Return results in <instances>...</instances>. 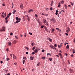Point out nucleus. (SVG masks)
I'll use <instances>...</instances> for the list:
<instances>
[{"label": "nucleus", "mask_w": 75, "mask_h": 75, "mask_svg": "<svg viewBox=\"0 0 75 75\" xmlns=\"http://www.w3.org/2000/svg\"><path fill=\"white\" fill-rule=\"evenodd\" d=\"M43 21L44 24H45L46 25H48V21H47L46 20L43 19Z\"/></svg>", "instance_id": "obj_1"}, {"label": "nucleus", "mask_w": 75, "mask_h": 75, "mask_svg": "<svg viewBox=\"0 0 75 75\" xmlns=\"http://www.w3.org/2000/svg\"><path fill=\"white\" fill-rule=\"evenodd\" d=\"M2 28L3 29H1L0 30V31L1 32V31H5L6 28V27L4 26L2 27Z\"/></svg>", "instance_id": "obj_2"}, {"label": "nucleus", "mask_w": 75, "mask_h": 75, "mask_svg": "<svg viewBox=\"0 0 75 75\" xmlns=\"http://www.w3.org/2000/svg\"><path fill=\"white\" fill-rule=\"evenodd\" d=\"M51 21H52L54 23H56V21L55 20V19L52 18L51 19Z\"/></svg>", "instance_id": "obj_3"}, {"label": "nucleus", "mask_w": 75, "mask_h": 75, "mask_svg": "<svg viewBox=\"0 0 75 75\" xmlns=\"http://www.w3.org/2000/svg\"><path fill=\"white\" fill-rule=\"evenodd\" d=\"M20 8H21L22 9V8H23V4H21V5L20 6Z\"/></svg>", "instance_id": "obj_4"}, {"label": "nucleus", "mask_w": 75, "mask_h": 75, "mask_svg": "<svg viewBox=\"0 0 75 75\" xmlns=\"http://www.w3.org/2000/svg\"><path fill=\"white\" fill-rule=\"evenodd\" d=\"M54 31H55V29L54 28H52L51 30V33H53V32H54Z\"/></svg>", "instance_id": "obj_5"}, {"label": "nucleus", "mask_w": 75, "mask_h": 75, "mask_svg": "<svg viewBox=\"0 0 75 75\" xmlns=\"http://www.w3.org/2000/svg\"><path fill=\"white\" fill-rule=\"evenodd\" d=\"M16 20L17 21L19 20V21H20V20H21V19L20 18H18V17H16Z\"/></svg>", "instance_id": "obj_6"}, {"label": "nucleus", "mask_w": 75, "mask_h": 75, "mask_svg": "<svg viewBox=\"0 0 75 75\" xmlns=\"http://www.w3.org/2000/svg\"><path fill=\"white\" fill-rule=\"evenodd\" d=\"M33 59H34V57L31 56L30 58V60H33Z\"/></svg>", "instance_id": "obj_7"}, {"label": "nucleus", "mask_w": 75, "mask_h": 75, "mask_svg": "<svg viewBox=\"0 0 75 75\" xmlns=\"http://www.w3.org/2000/svg\"><path fill=\"white\" fill-rule=\"evenodd\" d=\"M50 47H51V48H52V49H54V46L53 45H50Z\"/></svg>", "instance_id": "obj_8"}, {"label": "nucleus", "mask_w": 75, "mask_h": 75, "mask_svg": "<svg viewBox=\"0 0 75 75\" xmlns=\"http://www.w3.org/2000/svg\"><path fill=\"white\" fill-rule=\"evenodd\" d=\"M33 11V9H30L28 11V13H30L31 11Z\"/></svg>", "instance_id": "obj_9"}, {"label": "nucleus", "mask_w": 75, "mask_h": 75, "mask_svg": "<svg viewBox=\"0 0 75 75\" xmlns=\"http://www.w3.org/2000/svg\"><path fill=\"white\" fill-rule=\"evenodd\" d=\"M38 50H37V49H35L34 50V52H35V53H37V52H38Z\"/></svg>", "instance_id": "obj_10"}, {"label": "nucleus", "mask_w": 75, "mask_h": 75, "mask_svg": "<svg viewBox=\"0 0 75 75\" xmlns=\"http://www.w3.org/2000/svg\"><path fill=\"white\" fill-rule=\"evenodd\" d=\"M13 58H14V59H16V58H17V57H16L14 54H13Z\"/></svg>", "instance_id": "obj_11"}, {"label": "nucleus", "mask_w": 75, "mask_h": 75, "mask_svg": "<svg viewBox=\"0 0 75 75\" xmlns=\"http://www.w3.org/2000/svg\"><path fill=\"white\" fill-rule=\"evenodd\" d=\"M8 44L9 45H11V43L10 42H8Z\"/></svg>", "instance_id": "obj_12"}, {"label": "nucleus", "mask_w": 75, "mask_h": 75, "mask_svg": "<svg viewBox=\"0 0 75 75\" xmlns=\"http://www.w3.org/2000/svg\"><path fill=\"white\" fill-rule=\"evenodd\" d=\"M72 51H73V53L75 54V50H74V49H73L72 50Z\"/></svg>", "instance_id": "obj_13"}, {"label": "nucleus", "mask_w": 75, "mask_h": 75, "mask_svg": "<svg viewBox=\"0 0 75 75\" xmlns=\"http://www.w3.org/2000/svg\"><path fill=\"white\" fill-rule=\"evenodd\" d=\"M27 19L28 20V21H30V17H27Z\"/></svg>", "instance_id": "obj_14"}, {"label": "nucleus", "mask_w": 75, "mask_h": 75, "mask_svg": "<svg viewBox=\"0 0 75 75\" xmlns=\"http://www.w3.org/2000/svg\"><path fill=\"white\" fill-rule=\"evenodd\" d=\"M45 31H47V32H48V31H49V30H48L47 28L45 29Z\"/></svg>", "instance_id": "obj_15"}, {"label": "nucleus", "mask_w": 75, "mask_h": 75, "mask_svg": "<svg viewBox=\"0 0 75 75\" xmlns=\"http://www.w3.org/2000/svg\"><path fill=\"white\" fill-rule=\"evenodd\" d=\"M64 7H65V9H67V5H66V4H64Z\"/></svg>", "instance_id": "obj_16"}, {"label": "nucleus", "mask_w": 75, "mask_h": 75, "mask_svg": "<svg viewBox=\"0 0 75 75\" xmlns=\"http://www.w3.org/2000/svg\"><path fill=\"white\" fill-rule=\"evenodd\" d=\"M35 47H33L32 48L33 50H35Z\"/></svg>", "instance_id": "obj_17"}, {"label": "nucleus", "mask_w": 75, "mask_h": 75, "mask_svg": "<svg viewBox=\"0 0 75 75\" xmlns=\"http://www.w3.org/2000/svg\"><path fill=\"white\" fill-rule=\"evenodd\" d=\"M64 3V1H61V3L62 4H63V3Z\"/></svg>", "instance_id": "obj_18"}, {"label": "nucleus", "mask_w": 75, "mask_h": 75, "mask_svg": "<svg viewBox=\"0 0 75 75\" xmlns=\"http://www.w3.org/2000/svg\"><path fill=\"white\" fill-rule=\"evenodd\" d=\"M49 60H50V61H52V58H49Z\"/></svg>", "instance_id": "obj_19"}, {"label": "nucleus", "mask_w": 75, "mask_h": 75, "mask_svg": "<svg viewBox=\"0 0 75 75\" xmlns=\"http://www.w3.org/2000/svg\"><path fill=\"white\" fill-rule=\"evenodd\" d=\"M42 58L43 59H45V57H42Z\"/></svg>", "instance_id": "obj_20"}, {"label": "nucleus", "mask_w": 75, "mask_h": 75, "mask_svg": "<svg viewBox=\"0 0 75 75\" xmlns=\"http://www.w3.org/2000/svg\"><path fill=\"white\" fill-rule=\"evenodd\" d=\"M9 60H10V59H9L7 57L6 58V61H9Z\"/></svg>", "instance_id": "obj_21"}, {"label": "nucleus", "mask_w": 75, "mask_h": 75, "mask_svg": "<svg viewBox=\"0 0 75 75\" xmlns=\"http://www.w3.org/2000/svg\"><path fill=\"white\" fill-rule=\"evenodd\" d=\"M20 20L17 21L16 22V23H19V22H20Z\"/></svg>", "instance_id": "obj_22"}, {"label": "nucleus", "mask_w": 75, "mask_h": 75, "mask_svg": "<svg viewBox=\"0 0 75 75\" xmlns=\"http://www.w3.org/2000/svg\"><path fill=\"white\" fill-rule=\"evenodd\" d=\"M23 59H25V60H26V59H27V58H26V57H23Z\"/></svg>", "instance_id": "obj_23"}, {"label": "nucleus", "mask_w": 75, "mask_h": 75, "mask_svg": "<svg viewBox=\"0 0 75 75\" xmlns=\"http://www.w3.org/2000/svg\"><path fill=\"white\" fill-rule=\"evenodd\" d=\"M25 62V60H23V64H24V63Z\"/></svg>", "instance_id": "obj_24"}, {"label": "nucleus", "mask_w": 75, "mask_h": 75, "mask_svg": "<svg viewBox=\"0 0 75 75\" xmlns=\"http://www.w3.org/2000/svg\"><path fill=\"white\" fill-rule=\"evenodd\" d=\"M13 42L15 44H16V42H17V41H16V40H15L13 41Z\"/></svg>", "instance_id": "obj_25"}, {"label": "nucleus", "mask_w": 75, "mask_h": 75, "mask_svg": "<svg viewBox=\"0 0 75 75\" xmlns=\"http://www.w3.org/2000/svg\"><path fill=\"white\" fill-rule=\"evenodd\" d=\"M49 41H50V42H52V39L49 38Z\"/></svg>", "instance_id": "obj_26"}, {"label": "nucleus", "mask_w": 75, "mask_h": 75, "mask_svg": "<svg viewBox=\"0 0 75 75\" xmlns=\"http://www.w3.org/2000/svg\"><path fill=\"white\" fill-rule=\"evenodd\" d=\"M69 29H68L67 30V33H69Z\"/></svg>", "instance_id": "obj_27"}, {"label": "nucleus", "mask_w": 75, "mask_h": 75, "mask_svg": "<svg viewBox=\"0 0 75 75\" xmlns=\"http://www.w3.org/2000/svg\"><path fill=\"white\" fill-rule=\"evenodd\" d=\"M38 21L39 23V24H40V20H38Z\"/></svg>", "instance_id": "obj_28"}, {"label": "nucleus", "mask_w": 75, "mask_h": 75, "mask_svg": "<svg viewBox=\"0 0 75 75\" xmlns=\"http://www.w3.org/2000/svg\"><path fill=\"white\" fill-rule=\"evenodd\" d=\"M71 4V6H74V3L72 2H70Z\"/></svg>", "instance_id": "obj_29"}, {"label": "nucleus", "mask_w": 75, "mask_h": 75, "mask_svg": "<svg viewBox=\"0 0 75 75\" xmlns=\"http://www.w3.org/2000/svg\"><path fill=\"white\" fill-rule=\"evenodd\" d=\"M44 16H48V14L45 13L44 14Z\"/></svg>", "instance_id": "obj_30"}, {"label": "nucleus", "mask_w": 75, "mask_h": 75, "mask_svg": "<svg viewBox=\"0 0 75 75\" xmlns=\"http://www.w3.org/2000/svg\"><path fill=\"white\" fill-rule=\"evenodd\" d=\"M32 54L33 55H34V54H35V52H33L32 53Z\"/></svg>", "instance_id": "obj_31"}, {"label": "nucleus", "mask_w": 75, "mask_h": 75, "mask_svg": "<svg viewBox=\"0 0 75 75\" xmlns=\"http://www.w3.org/2000/svg\"><path fill=\"white\" fill-rule=\"evenodd\" d=\"M15 38H16V39H18V37H17V36H15Z\"/></svg>", "instance_id": "obj_32"}, {"label": "nucleus", "mask_w": 75, "mask_h": 75, "mask_svg": "<svg viewBox=\"0 0 75 75\" xmlns=\"http://www.w3.org/2000/svg\"><path fill=\"white\" fill-rule=\"evenodd\" d=\"M59 55H60V56H62V55L60 53H59Z\"/></svg>", "instance_id": "obj_33"}, {"label": "nucleus", "mask_w": 75, "mask_h": 75, "mask_svg": "<svg viewBox=\"0 0 75 75\" xmlns=\"http://www.w3.org/2000/svg\"><path fill=\"white\" fill-rule=\"evenodd\" d=\"M47 55H51L50 54V53H47Z\"/></svg>", "instance_id": "obj_34"}, {"label": "nucleus", "mask_w": 75, "mask_h": 75, "mask_svg": "<svg viewBox=\"0 0 75 75\" xmlns=\"http://www.w3.org/2000/svg\"><path fill=\"white\" fill-rule=\"evenodd\" d=\"M69 71H70V72H72V70L71 69H69Z\"/></svg>", "instance_id": "obj_35"}, {"label": "nucleus", "mask_w": 75, "mask_h": 75, "mask_svg": "<svg viewBox=\"0 0 75 75\" xmlns=\"http://www.w3.org/2000/svg\"><path fill=\"white\" fill-rule=\"evenodd\" d=\"M11 13H9L8 14V16H11Z\"/></svg>", "instance_id": "obj_36"}, {"label": "nucleus", "mask_w": 75, "mask_h": 75, "mask_svg": "<svg viewBox=\"0 0 75 75\" xmlns=\"http://www.w3.org/2000/svg\"><path fill=\"white\" fill-rule=\"evenodd\" d=\"M13 11L14 12V13H16V10L14 9H13Z\"/></svg>", "instance_id": "obj_37"}, {"label": "nucleus", "mask_w": 75, "mask_h": 75, "mask_svg": "<svg viewBox=\"0 0 75 75\" xmlns=\"http://www.w3.org/2000/svg\"><path fill=\"white\" fill-rule=\"evenodd\" d=\"M54 47H57V44H55L54 45Z\"/></svg>", "instance_id": "obj_38"}, {"label": "nucleus", "mask_w": 75, "mask_h": 75, "mask_svg": "<svg viewBox=\"0 0 75 75\" xmlns=\"http://www.w3.org/2000/svg\"><path fill=\"white\" fill-rule=\"evenodd\" d=\"M44 25H42L41 26V28H42L43 27H44Z\"/></svg>", "instance_id": "obj_39"}, {"label": "nucleus", "mask_w": 75, "mask_h": 75, "mask_svg": "<svg viewBox=\"0 0 75 75\" xmlns=\"http://www.w3.org/2000/svg\"><path fill=\"white\" fill-rule=\"evenodd\" d=\"M42 52H44V51H45V50H42Z\"/></svg>", "instance_id": "obj_40"}, {"label": "nucleus", "mask_w": 75, "mask_h": 75, "mask_svg": "<svg viewBox=\"0 0 75 75\" xmlns=\"http://www.w3.org/2000/svg\"><path fill=\"white\" fill-rule=\"evenodd\" d=\"M12 8H13V7H14V4H13V3L12 4Z\"/></svg>", "instance_id": "obj_41"}, {"label": "nucleus", "mask_w": 75, "mask_h": 75, "mask_svg": "<svg viewBox=\"0 0 75 75\" xmlns=\"http://www.w3.org/2000/svg\"><path fill=\"white\" fill-rule=\"evenodd\" d=\"M31 45H32V46H33V45H34V42L32 43Z\"/></svg>", "instance_id": "obj_42"}, {"label": "nucleus", "mask_w": 75, "mask_h": 75, "mask_svg": "<svg viewBox=\"0 0 75 75\" xmlns=\"http://www.w3.org/2000/svg\"><path fill=\"white\" fill-rule=\"evenodd\" d=\"M44 28L45 29H46V28H47V27H46V26H44Z\"/></svg>", "instance_id": "obj_43"}, {"label": "nucleus", "mask_w": 75, "mask_h": 75, "mask_svg": "<svg viewBox=\"0 0 75 75\" xmlns=\"http://www.w3.org/2000/svg\"><path fill=\"white\" fill-rule=\"evenodd\" d=\"M25 48L26 49H27V50H29V49L28 47H25Z\"/></svg>", "instance_id": "obj_44"}, {"label": "nucleus", "mask_w": 75, "mask_h": 75, "mask_svg": "<svg viewBox=\"0 0 75 75\" xmlns=\"http://www.w3.org/2000/svg\"><path fill=\"white\" fill-rule=\"evenodd\" d=\"M67 49H69V45H67Z\"/></svg>", "instance_id": "obj_45"}, {"label": "nucleus", "mask_w": 75, "mask_h": 75, "mask_svg": "<svg viewBox=\"0 0 75 75\" xmlns=\"http://www.w3.org/2000/svg\"><path fill=\"white\" fill-rule=\"evenodd\" d=\"M13 55V54H10V56H11V57L12 58V55Z\"/></svg>", "instance_id": "obj_46"}, {"label": "nucleus", "mask_w": 75, "mask_h": 75, "mask_svg": "<svg viewBox=\"0 0 75 75\" xmlns=\"http://www.w3.org/2000/svg\"><path fill=\"white\" fill-rule=\"evenodd\" d=\"M60 6H61V5H60V4H59L58 5V7H60Z\"/></svg>", "instance_id": "obj_47"}, {"label": "nucleus", "mask_w": 75, "mask_h": 75, "mask_svg": "<svg viewBox=\"0 0 75 75\" xmlns=\"http://www.w3.org/2000/svg\"><path fill=\"white\" fill-rule=\"evenodd\" d=\"M13 35V33H11L10 34V35Z\"/></svg>", "instance_id": "obj_48"}, {"label": "nucleus", "mask_w": 75, "mask_h": 75, "mask_svg": "<svg viewBox=\"0 0 75 75\" xmlns=\"http://www.w3.org/2000/svg\"><path fill=\"white\" fill-rule=\"evenodd\" d=\"M37 50H38V51H40V49L39 48H37Z\"/></svg>", "instance_id": "obj_49"}, {"label": "nucleus", "mask_w": 75, "mask_h": 75, "mask_svg": "<svg viewBox=\"0 0 75 75\" xmlns=\"http://www.w3.org/2000/svg\"><path fill=\"white\" fill-rule=\"evenodd\" d=\"M71 57H74V54H71Z\"/></svg>", "instance_id": "obj_50"}, {"label": "nucleus", "mask_w": 75, "mask_h": 75, "mask_svg": "<svg viewBox=\"0 0 75 75\" xmlns=\"http://www.w3.org/2000/svg\"><path fill=\"white\" fill-rule=\"evenodd\" d=\"M29 34H30V35H32V33H31L29 32Z\"/></svg>", "instance_id": "obj_51"}, {"label": "nucleus", "mask_w": 75, "mask_h": 75, "mask_svg": "<svg viewBox=\"0 0 75 75\" xmlns=\"http://www.w3.org/2000/svg\"><path fill=\"white\" fill-rule=\"evenodd\" d=\"M2 6H5V4H2Z\"/></svg>", "instance_id": "obj_52"}, {"label": "nucleus", "mask_w": 75, "mask_h": 75, "mask_svg": "<svg viewBox=\"0 0 75 75\" xmlns=\"http://www.w3.org/2000/svg\"><path fill=\"white\" fill-rule=\"evenodd\" d=\"M50 9L51 10H52V7L50 8Z\"/></svg>", "instance_id": "obj_53"}, {"label": "nucleus", "mask_w": 75, "mask_h": 75, "mask_svg": "<svg viewBox=\"0 0 75 75\" xmlns=\"http://www.w3.org/2000/svg\"><path fill=\"white\" fill-rule=\"evenodd\" d=\"M46 10H47V11L48 10V8H46Z\"/></svg>", "instance_id": "obj_54"}, {"label": "nucleus", "mask_w": 75, "mask_h": 75, "mask_svg": "<svg viewBox=\"0 0 75 75\" xmlns=\"http://www.w3.org/2000/svg\"><path fill=\"white\" fill-rule=\"evenodd\" d=\"M40 63H39L37 65V66H39V65H40Z\"/></svg>", "instance_id": "obj_55"}, {"label": "nucleus", "mask_w": 75, "mask_h": 75, "mask_svg": "<svg viewBox=\"0 0 75 75\" xmlns=\"http://www.w3.org/2000/svg\"><path fill=\"white\" fill-rule=\"evenodd\" d=\"M6 50L7 51H9L8 49H6Z\"/></svg>", "instance_id": "obj_56"}, {"label": "nucleus", "mask_w": 75, "mask_h": 75, "mask_svg": "<svg viewBox=\"0 0 75 75\" xmlns=\"http://www.w3.org/2000/svg\"><path fill=\"white\" fill-rule=\"evenodd\" d=\"M65 34H66V35H68V34L67 33H66Z\"/></svg>", "instance_id": "obj_57"}, {"label": "nucleus", "mask_w": 75, "mask_h": 75, "mask_svg": "<svg viewBox=\"0 0 75 75\" xmlns=\"http://www.w3.org/2000/svg\"><path fill=\"white\" fill-rule=\"evenodd\" d=\"M28 54V52H26V54Z\"/></svg>", "instance_id": "obj_58"}, {"label": "nucleus", "mask_w": 75, "mask_h": 75, "mask_svg": "<svg viewBox=\"0 0 75 75\" xmlns=\"http://www.w3.org/2000/svg\"><path fill=\"white\" fill-rule=\"evenodd\" d=\"M56 30H58H58H59V28H56Z\"/></svg>", "instance_id": "obj_59"}, {"label": "nucleus", "mask_w": 75, "mask_h": 75, "mask_svg": "<svg viewBox=\"0 0 75 75\" xmlns=\"http://www.w3.org/2000/svg\"><path fill=\"white\" fill-rule=\"evenodd\" d=\"M5 71L6 72H7L8 71V70H5Z\"/></svg>", "instance_id": "obj_60"}, {"label": "nucleus", "mask_w": 75, "mask_h": 75, "mask_svg": "<svg viewBox=\"0 0 75 75\" xmlns=\"http://www.w3.org/2000/svg\"><path fill=\"white\" fill-rule=\"evenodd\" d=\"M58 14V13L56 12V13H55L56 15H57Z\"/></svg>", "instance_id": "obj_61"}, {"label": "nucleus", "mask_w": 75, "mask_h": 75, "mask_svg": "<svg viewBox=\"0 0 75 75\" xmlns=\"http://www.w3.org/2000/svg\"><path fill=\"white\" fill-rule=\"evenodd\" d=\"M35 17H37V16H38L37 15L35 14Z\"/></svg>", "instance_id": "obj_62"}, {"label": "nucleus", "mask_w": 75, "mask_h": 75, "mask_svg": "<svg viewBox=\"0 0 75 75\" xmlns=\"http://www.w3.org/2000/svg\"><path fill=\"white\" fill-rule=\"evenodd\" d=\"M7 75H10V73L7 74Z\"/></svg>", "instance_id": "obj_63"}, {"label": "nucleus", "mask_w": 75, "mask_h": 75, "mask_svg": "<svg viewBox=\"0 0 75 75\" xmlns=\"http://www.w3.org/2000/svg\"><path fill=\"white\" fill-rule=\"evenodd\" d=\"M14 64L15 65H17V63H14Z\"/></svg>", "instance_id": "obj_64"}]
</instances>
